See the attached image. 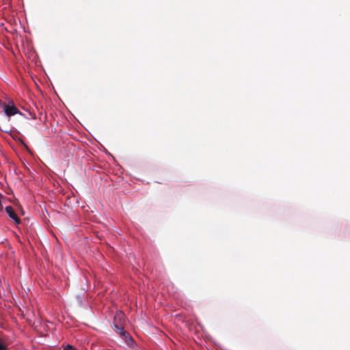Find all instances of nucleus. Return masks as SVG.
Instances as JSON below:
<instances>
[{
  "label": "nucleus",
  "instance_id": "nucleus-4",
  "mask_svg": "<svg viewBox=\"0 0 350 350\" xmlns=\"http://www.w3.org/2000/svg\"><path fill=\"white\" fill-rule=\"evenodd\" d=\"M0 350H8L7 345L1 338H0Z\"/></svg>",
  "mask_w": 350,
  "mask_h": 350
},
{
  "label": "nucleus",
  "instance_id": "nucleus-1",
  "mask_svg": "<svg viewBox=\"0 0 350 350\" xmlns=\"http://www.w3.org/2000/svg\"><path fill=\"white\" fill-rule=\"evenodd\" d=\"M124 319V314L122 312H119L116 314L114 317V325H113V330L120 334L121 336H126L129 334L124 331V327L121 323V321Z\"/></svg>",
  "mask_w": 350,
  "mask_h": 350
},
{
  "label": "nucleus",
  "instance_id": "nucleus-2",
  "mask_svg": "<svg viewBox=\"0 0 350 350\" xmlns=\"http://www.w3.org/2000/svg\"><path fill=\"white\" fill-rule=\"evenodd\" d=\"M0 105L3 107L5 113L8 117L21 113L18 108H16L13 103H12V105H10L9 104L0 101Z\"/></svg>",
  "mask_w": 350,
  "mask_h": 350
},
{
  "label": "nucleus",
  "instance_id": "nucleus-5",
  "mask_svg": "<svg viewBox=\"0 0 350 350\" xmlns=\"http://www.w3.org/2000/svg\"><path fill=\"white\" fill-rule=\"evenodd\" d=\"M63 350H77L73 346L70 345H67Z\"/></svg>",
  "mask_w": 350,
  "mask_h": 350
},
{
  "label": "nucleus",
  "instance_id": "nucleus-7",
  "mask_svg": "<svg viewBox=\"0 0 350 350\" xmlns=\"http://www.w3.org/2000/svg\"><path fill=\"white\" fill-rule=\"evenodd\" d=\"M0 129H1V131H3V132H5V133H9V131H10L7 129V127H6L5 126H4L3 128H1V127H0Z\"/></svg>",
  "mask_w": 350,
  "mask_h": 350
},
{
  "label": "nucleus",
  "instance_id": "nucleus-3",
  "mask_svg": "<svg viewBox=\"0 0 350 350\" xmlns=\"http://www.w3.org/2000/svg\"><path fill=\"white\" fill-rule=\"evenodd\" d=\"M5 211L9 215V217L12 218L15 221L16 224H19L21 223L19 217L17 216V215L14 212V208L11 206H6Z\"/></svg>",
  "mask_w": 350,
  "mask_h": 350
},
{
  "label": "nucleus",
  "instance_id": "nucleus-6",
  "mask_svg": "<svg viewBox=\"0 0 350 350\" xmlns=\"http://www.w3.org/2000/svg\"><path fill=\"white\" fill-rule=\"evenodd\" d=\"M3 196L0 193V212L2 211V210H3V205H2V203H1V199L3 198Z\"/></svg>",
  "mask_w": 350,
  "mask_h": 350
}]
</instances>
